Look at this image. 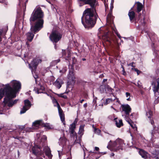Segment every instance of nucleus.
Returning a JSON list of instances; mask_svg holds the SVG:
<instances>
[{
    "mask_svg": "<svg viewBox=\"0 0 159 159\" xmlns=\"http://www.w3.org/2000/svg\"><path fill=\"white\" fill-rule=\"evenodd\" d=\"M112 17V12L111 11L108 13L107 17V20L108 21H109L111 20V17Z\"/></svg>",
    "mask_w": 159,
    "mask_h": 159,
    "instance_id": "c756f323",
    "label": "nucleus"
},
{
    "mask_svg": "<svg viewBox=\"0 0 159 159\" xmlns=\"http://www.w3.org/2000/svg\"><path fill=\"white\" fill-rule=\"evenodd\" d=\"M78 121V119H76L73 123L70 125L69 127V131L70 133V135L71 136H76L77 139V134L75 132V130L76 128V125Z\"/></svg>",
    "mask_w": 159,
    "mask_h": 159,
    "instance_id": "6e6552de",
    "label": "nucleus"
},
{
    "mask_svg": "<svg viewBox=\"0 0 159 159\" xmlns=\"http://www.w3.org/2000/svg\"><path fill=\"white\" fill-rule=\"evenodd\" d=\"M102 39L105 41L108 42L110 43H111V39L108 35V32H105L104 34L102 36Z\"/></svg>",
    "mask_w": 159,
    "mask_h": 159,
    "instance_id": "4468645a",
    "label": "nucleus"
},
{
    "mask_svg": "<svg viewBox=\"0 0 159 159\" xmlns=\"http://www.w3.org/2000/svg\"><path fill=\"white\" fill-rule=\"evenodd\" d=\"M121 108L123 111L126 115H129L131 111V108L128 104L123 105L121 106Z\"/></svg>",
    "mask_w": 159,
    "mask_h": 159,
    "instance_id": "9b49d317",
    "label": "nucleus"
},
{
    "mask_svg": "<svg viewBox=\"0 0 159 159\" xmlns=\"http://www.w3.org/2000/svg\"><path fill=\"white\" fill-rule=\"evenodd\" d=\"M111 141H110L109 144L107 146L108 148H112L113 150L117 151L120 149L122 150V147L124 144L123 141L120 139H117L112 144H111Z\"/></svg>",
    "mask_w": 159,
    "mask_h": 159,
    "instance_id": "20e7f679",
    "label": "nucleus"
},
{
    "mask_svg": "<svg viewBox=\"0 0 159 159\" xmlns=\"http://www.w3.org/2000/svg\"><path fill=\"white\" fill-rule=\"evenodd\" d=\"M34 91H35V92L38 94L39 93H41V92L39 91V90L37 88H35L34 89Z\"/></svg>",
    "mask_w": 159,
    "mask_h": 159,
    "instance_id": "e433bc0d",
    "label": "nucleus"
},
{
    "mask_svg": "<svg viewBox=\"0 0 159 159\" xmlns=\"http://www.w3.org/2000/svg\"><path fill=\"white\" fill-rule=\"evenodd\" d=\"M139 153L142 157L145 159H146L148 157V153L143 149H140Z\"/></svg>",
    "mask_w": 159,
    "mask_h": 159,
    "instance_id": "2eb2a0df",
    "label": "nucleus"
},
{
    "mask_svg": "<svg viewBox=\"0 0 159 159\" xmlns=\"http://www.w3.org/2000/svg\"><path fill=\"white\" fill-rule=\"evenodd\" d=\"M86 60V59L85 58H83L82 60L83 61H85Z\"/></svg>",
    "mask_w": 159,
    "mask_h": 159,
    "instance_id": "0e129e2a",
    "label": "nucleus"
},
{
    "mask_svg": "<svg viewBox=\"0 0 159 159\" xmlns=\"http://www.w3.org/2000/svg\"><path fill=\"white\" fill-rule=\"evenodd\" d=\"M46 155L48 157V159H51L52 158V156L50 152H49L47 153Z\"/></svg>",
    "mask_w": 159,
    "mask_h": 159,
    "instance_id": "473e14b6",
    "label": "nucleus"
},
{
    "mask_svg": "<svg viewBox=\"0 0 159 159\" xmlns=\"http://www.w3.org/2000/svg\"><path fill=\"white\" fill-rule=\"evenodd\" d=\"M11 85L13 89H12L13 90H14L16 92V93L19 91L21 88V84L20 83L16 80H13L11 82Z\"/></svg>",
    "mask_w": 159,
    "mask_h": 159,
    "instance_id": "0eeeda50",
    "label": "nucleus"
},
{
    "mask_svg": "<svg viewBox=\"0 0 159 159\" xmlns=\"http://www.w3.org/2000/svg\"><path fill=\"white\" fill-rule=\"evenodd\" d=\"M114 156V154L113 153H111V156Z\"/></svg>",
    "mask_w": 159,
    "mask_h": 159,
    "instance_id": "6e6d98bb",
    "label": "nucleus"
},
{
    "mask_svg": "<svg viewBox=\"0 0 159 159\" xmlns=\"http://www.w3.org/2000/svg\"><path fill=\"white\" fill-rule=\"evenodd\" d=\"M84 107H87V104L86 103L84 104Z\"/></svg>",
    "mask_w": 159,
    "mask_h": 159,
    "instance_id": "603ef678",
    "label": "nucleus"
},
{
    "mask_svg": "<svg viewBox=\"0 0 159 159\" xmlns=\"http://www.w3.org/2000/svg\"><path fill=\"white\" fill-rule=\"evenodd\" d=\"M70 155L68 157L67 159H72V157L71 155V152L69 153Z\"/></svg>",
    "mask_w": 159,
    "mask_h": 159,
    "instance_id": "a19ab883",
    "label": "nucleus"
},
{
    "mask_svg": "<svg viewBox=\"0 0 159 159\" xmlns=\"http://www.w3.org/2000/svg\"><path fill=\"white\" fill-rule=\"evenodd\" d=\"M116 98H114V99H112L111 98H108L107 99L105 102L104 103V104L105 105H107V104L112 102L113 101H115Z\"/></svg>",
    "mask_w": 159,
    "mask_h": 159,
    "instance_id": "a878e982",
    "label": "nucleus"
},
{
    "mask_svg": "<svg viewBox=\"0 0 159 159\" xmlns=\"http://www.w3.org/2000/svg\"><path fill=\"white\" fill-rule=\"evenodd\" d=\"M62 54L63 56H65L66 54V52L65 50H62Z\"/></svg>",
    "mask_w": 159,
    "mask_h": 159,
    "instance_id": "37998d69",
    "label": "nucleus"
},
{
    "mask_svg": "<svg viewBox=\"0 0 159 159\" xmlns=\"http://www.w3.org/2000/svg\"><path fill=\"white\" fill-rule=\"evenodd\" d=\"M39 155H37L36 156H37L34 159H43L42 157H41L40 156H39Z\"/></svg>",
    "mask_w": 159,
    "mask_h": 159,
    "instance_id": "ea45409f",
    "label": "nucleus"
},
{
    "mask_svg": "<svg viewBox=\"0 0 159 159\" xmlns=\"http://www.w3.org/2000/svg\"><path fill=\"white\" fill-rule=\"evenodd\" d=\"M138 86L140 88H143L142 83L139 81L138 82Z\"/></svg>",
    "mask_w": 159,
    "mask_h": 159,
    "instance_id": "f704fd0d",
    "label": "nucleus"
},
{
    "mask_svg": "<svg viewBox=\"0 0 159 159\" xmlns=\"http://www.w3.org/2000/svg\"><path fill=\"white\" fill-rule=\"evenodd\" d=\"M133 7H132L131 9V10H129L128 14L130 20H132L135 17L134 12V11H131L133 9Z\"/></svg>",
    "mask_w": 159,
    "mask_h": 159,
    "instance_id": "a211bd4d",
    "label": "nucleus"
},
{
    "mask_svg": "<svg viewBox=\"0 0 159 159\" xmlns=\"http://www.w3.org/2000/svg\"><path fill=\"white\" fill-rule=\"evenodd\" d=\"M60 73H61V72H62V70H60Z\"/></svg>",
    "mask_w": 159,
    "mask_h": 159,
    "instance_id": "338daca9",
    "label": "nucleus"
},
{
    "mask_svg": "<svg viewBox=\"0 0 159 159\" xmlns=\"http://www.w3.org/2000/svg\"><path fill=\"white\" fill-rule=\"evenodd\" d=\"M117 35V36L120 38L121 37L120 34H118V33H116Z\"/></svg>",
    "mask_w": 159,
    "mask_h": 159,
    "instance_id": "09e8293b",
    "label": "nucleus"
},
{
    "mask_svg": "<svg viewBox=\"0 0 159 159\" xmlns=\"http://www.w3.org/2000/svg\"><path fill=\"white\" fill-rule=\"evenodd\" d=\"M137 9V12L138 13L140 12L142 10L143 6L142 3L139 2H137L136 3Z\"/></svg>",
    "mask_w": 159,
    "mask_h": 159,
    "instance_id": "f3484780",
    "label": "nucleus"
},
{
    "mask_svg": "<svg viewBox=\"0 0 159 159\" xmlns=\"http://www.w3.org/2000/svg\"><path fill=\"white\" fill-rule=\"evenodd\" d=\"M85 4H89L91 8L86 9L84 12L81 18L82 23L86 28H91L95 23L98 16L95 8L97 5L96 0H80Z\"/></svg>",
    "mask_w": 159,
    "mask_h": 159,
    "instance_id": "f257e3e1",
    "label": "nucleus"
},
{
    "mask_svg": "<svg viewBox=\"0 0 159 159\" xmlns=\"http://www.w3.org/2000/svg\"><path fill=\"white\" fill-rule=\"evenodd\" d=\"M57 95L58 97H61L64 99L67 98V97L66 95H64V93H61L59 94H57Z\"/></svg>",
    "mask_w": 159,
    "mask_h": 159,
    "instance_id": "2f4dec72",
    "label": "nucleus"
},
{
    "mask_svg": "<svg viewBox=\"0 0 159 159\" xmlns=\"http://www.w3.org/2000/svg\"><path fill=\"white\" fill-rule=\"evenodd\" d=\"M101 29H102V27H100V28H99V31H100L102 30Z\"/></svg>",
    "mask_w": 159,
    "mask_h": 159,
    "instance_id": "052dcab7",
    "label": "nucleus"
},
{
    "mask_svg": "<svg viewBox=\"0 0 159 159\" xmlns=\"http://www.w3.org/2000/svg\"><path fill=\"white\" fill-rule=\"evenodd\" d=\"M6 97L4 98L3 102L5 105H7L9 107H11L16 104L18 100L13 101L12 99L16 97V92L13 90L9 84H6L4 88Z\"/></svg>",
    "mask_w": 159,
    "mask_h": 159,
    "instance_id": "7ed1b4c3",
    "label": "nucleus"
},
{
    "mask_svg": "<svg viewBox=\"0 0 159 159\" xmlns=\"http://www.w3.org/2000/svg\"><path fill=\"white\" fill-rule=\"evenodd\" d=\"M84 101V100L83 99H82L81 100H80V102L81 103H82Z\"/></svg>",
    "mask_w": 159,
    "mask_h": 159,
    "instance_id": "5fc2aeb1",
    "label": "nucleus"
},
{
    "mask_svg": "<svg viewBox=\"0 0 159 159\" xmlns=\"http://www.w3.org/2000/svg\"><path fill=\"white\" fill-rule=\"evenodd\" d=\"M5 93V89H1L0 90V100L2 98Z\"/></svg>",
    "mask_w": 159,
    "mask_h": 159,
    "instance_id": "c85d7f7f",
    "label": "nucleus"
},
{
    "mask_svg": "<svg viewBox=\"0 0 159 159\" xmlns=\"http://www.w3.org/2000/svg\"><path fill=\"white\" fill-rule=\"evenodd\" d=\"M126 96L127 97H128V96L130 97V93H129L126 92ZM126 100L127 101H130V99L129 97L128 98H127L126 99Z\"/></svg>",
    "mask_w": 159,
    "mask_h": 159,
    "instance_id": "72a5a7b5",
    "label": "nucleus"
},
{
    "mask_svg": "<svg viewBox=\"0 0 159 159\" xmlns=\"http://www.w3.org/2000/svg\"><path fill=\"white\" fill-rule=\"evenodd\" d=\"M49 38L52 42L56 43L61 39V35L58 32L54 31L52 32L49 36Z\"/></svg>",
    "mask_w": 159,
    "mask_h": 159,
    "instance_id": "423d86ee",
    "label": "nucleus"
},
{
    "mask_svg": "<svg viewBox=\"0 0 159 159\" xmlns=\"http://www.w3.org/2000/svg\"><path fill=\"white\" fill-rule=\"evenodd\" d=\"M15 138L16 139H19V137H16V138Z\"/></svg>",
    "mask_w": 159,
    "mask_h": 159,
    "instance_id": "e2e57ef3",
    "label": "nucleus"
},
{
    "mask_svg": "<svg viewBox=\"0 0 159 159\" xmlns=\"http://www.w3.org/2000/svg\"><path fill=\"white\" fill-rule=\"evenodd\" d=\"M134 113H132L130 116L129 117L128 119L131 120H133L134 119L133 116L134 115ZM127 119H128V118H126Z\"/></svg>",
    "mask_w": 159,
    "mask_h": 159,
    "instance_id": "4c0bfd02",
    "label": "nucleus"
},
{
    "mask_svg": "<svg viewBox=\"0 0 159 159\" xmlns=\"http://www.w3.org/2000/svg\"><path fill=\"white\" fill-rule=\"evenodd\" d=\"M44 126L45 127H47L48 129H50V127L49 125L48 124H45L44 125Z\"/></svg>",
    "mask_w": 159,
    "mask_h": 159,
    "instance_id": "58836bf2",
    "label": "nucleus"
},
{
    "mask_svg": "<svg viewBox=\"0 0 159 159\" xmlns=\"http://www.w3.org/2000/svg\"><path fill=\"white\" fill-rule=\"evenodd\" d=\"M133 70L135 71L136 72L137 75H139L141 72V71H139L137 68H134L133 69Z\"/></svg>",
    "mask_w": 159,
    "mask_h": 159,
    "instance_id": "c9c22d12",
    "label": "nucleus"
},
{
    "mask_svg": "<svg viewBox=\"0 0 159 159\" xmlns=\"http://www.w3.org/2000/svg\"><path fill=\"white\" fill-rule=\"evenodd\" d=\"M153 115L152 111H151L149 110L146 112V116H147L148 118L149 119H151Z\"/></svg>",
    "mask_w": 159,
    "mask_h": 159,
    "instance_id": "393cba45",
    "label": "nucleus"
},
{
    "mask_svg": "<svg viewBox=\"0 0 159 159\" xmlns=\"http://www.w3.org/2000/svg\"><path fill=\"white\" fill-rule=\"evenodd\" d=\"M44 16L43 12L39 7H36L32 12L30 18V21H34L37 20L34 26L32 25L30 30L34 34L38 32L43 27L44 21L42 18Z\"/></svg>",
    "mask_w": 159,
    "mask_h": 159,
    "instance_id": "f03ea898",
    "label": "nucleus"
},
{
    "mask_svg": "<svg viewBox=\"0 0 159 159\" xmlns=\"http://www.w3.org/2000/svg\"><path fill=\"white\" fill-rule=\"evenodd\" d=\"M42 60L41 59H34L31 61V63L29 64V67L30 69H32L33 67L35 68L39 63H41Z\"/></svg>",
    "mask_w": 159,
    "mask_h": 159,
    "instance_id": "9d476101",
    "label": "nucleus"
},
{
    "mask_svg": "<svg viewBox=\"0 0 159 159\" xmlns=\"http://www.w3.org/2000/svg\"><path fill=\"white\" fill-rule=\"evenodd\" d=\"M44 138H45L46 139H47V137L46 136H44Z\"/></svg>",
    "mask_w": 159,
    "mask_h": 159,
    "instance_id": "69168bd1",
    "label": "nucleus"
},
{
    "mask_svg": "<svg viewBox=\"0 0 159 159\" xmlns=\"http://www.w3.org/2000/svg\"><path fill=\"white\" fill-rule=\"evenodd\" d=\"M62 80L60 78H58L54 82L53 84L57 88L59 89L62 84Z\"/></svg>",
    "mask_w": 159,
    "mask_h": 159,
    "instance_id": "ddd939ff",
    "label": "nucleus"
},
{
    "mask_svg": "<svg viewBox=\"0 0 159 159\" xmlns=\"http://www.w3.org/2000/svg\"><path fill=\"white\" fill-rule=\"evenodd\" d=\"M60 60H58L57 61V62H59L60 61Z\"/></svg>",
    "mask_w": 159,
    "mask_h": 159,
    "instance_id": "774afa93",
    "label": "nucleus"
},
{
    "mask_svg": "<svg viewBox=\"0 0 159 159\" xmlns=\"http://www.w3.org/2000/svg\"><path fill=\"white\" fill-rule=\"evenodd\" d=\"M159 89L153 87L152 90L154 93V96L156 98H157L159 99Z\"/></svg>",
    "mask_w": 159,
    "mask_h": 159,
    "instance_id": "6ab92c4d",
    "label": "nucleus"
},
{
    "mask_svg": "<svg viewBox=\"0 0 159 159\" xmlns=\"http://www.w3.org/2000/svg\"><path fill=\"white\" fill-rule=\"evenodd\" d=\"M155 158L156 159H159V158H158V156L157 155V156H155Z\"/></svg>",
    "mask_w": 159,
    "mask_h": 159,
    "instance_id": "864d4df0",
    "label": "nucleus"
},
{
    "mask_svg": "<svg viewBox=\"0 0 159 159\" xmlns=\"http://www.w3.org/2000/svg\"><path fill=\"white\" fill-rule=\"evenodd\" d=\"M94 131L95 134H97L98 135H100L101 132V130L100 129H99L96 128H94Z\"/></svg>",
    "mask_w": 159,
    "mask_h": 159,
    "instance_id": "7c9ffc66",
    "label": "nucleus"
},
{
    "mask_svg": "<svg viewBox=\"0 0 159 159\" xmlns=\"http://www.w3.org/2000/svg\"><path fill=\"white\" fill-rule=\"evenodd\" d=\"M157 84L156 85L155 83L153 82L152 83V85H154L153 87L157 88L159 89V78H158L157 80Z\"/></svg>",
    "mask_w": 159,
    "mask_h": 159,
    "instance_id": "cd10ccee",
    "label": "nucleus"
},
{
    "mask_svg": "<svg viewBox=\"0 0 159 159\" xmlns=\"http://www.w3.org/2000/svg\"><path fill=\"white\" fill-rule=\"evenodd\" d=\"M107 80V79H103V81L104 82H105V81H106Z\"/></svg>",
    "mask_w": 159,
    "mask_h": 159,
    "instance_id": "680f3d73",
    "label": "nucleus"
},
{
    "mask_svg": "<svg viewBox=\"0 0 159 159\" xmlns=\"http://www.w3.org/2000/svg\"><path fill=\"white\" fill-rule=\"evenodd\" d=\"M53 103L54 104L55 106H57L58 108V113L60 117V119L64 125H65V115L63 112L61 108L60 105L57 101V100L54 98L52 100Z\"/></svg>",
    "mask_w": 159,
    "mask_h": 159,
    "instance_id": "39448f33",
    "label": "nucleus"
},
{
    "mask_svg": "<svg viewBox=\"0 0 159 159\" xmlns=\"http://www.w3.org/2000/svg\"><path fill=\"white\" fill-rule=\"evenodd\" d=\"M32 128H29L28 129H27V131H32Z\"/></svg>",
    "mask_w": 159,
    "mask_h": 159,
    "instance_id": "3c124183",
    "label": "nucleus"
},
{
    "mask_svg": "<svg viewBox=\"0 0 159 159\" xmlns=\"http://www.w3.org/2000/svg\"><path fill=\"white\" fill-rule=\"evenodd\" d=\"M26 35L28 40L31 41L33 39L34 34L32 33L28 32L27 34Z\"/></svg>",
    "mask_w": 159,
    "mask_h": 159,
    "instance_id": "4be33fe9",
    "label": "nucleus"
},
{
    "mask_svg": "<svg viewBox=\"0 0 159 159\" xmlns=\"http://www.w3.org/2000/svg\"><path fill=\"white\" fill-rule=\"evenodd\" d=\"M25 105L23 108L21 109L20 111V114H22L25 113V112L30 108L31 106V104L30 101L28 100H24Z\"/></svg>",
    "mask_w": 159,
    "mask_h": 159,
    "instance_id": "1a4fd4ad",
    "label": "nucleus"
},
{
    "mask_svg": "<svg viewBox=\"0 0 159 159\" xmlns=\"http://www.w3.org/2000/svg\"><path fill=\"white\" fill-rule=\"evenodd\" d=\"M68 78L69 79L67 83L68 85H70V83L73 84L75 82V78L72 72H70L68 75Z\"/></svg>",
    "mask_w": 159,
    "mask_h": 159,
    "instance_id": "f8f14e48",
    "label": "nucleus"
},
{
    "mask_svg": "<svg viewBox=\"0 0 159 159\" xmlns=\"http://www.w3.org/2000/svg\"><path fill=\"white\" fill-rule=\"evenodd\" d=\"M131 64V66H132V67H134L133 65L134 64V62H132L131 63H130Z\"/></svg>",
    "mask_w": 159,
    "mask_h": 159,
    "instance_id": "4d7b16f0",
    "label": "nucleus"
},
{
    "mask_svg": "<svg viewBox=\"0 0 159 159\" xmlns=\"http://www.w3.org/2000/svg\"><path fill=\"white\" fill-rule=\"evenodd\" d=\"M62 73H65L66 71V68H65L62 70Z\"/></svg>",
    "mask_w": 159,
    "mask_h": 159,
    "instance_id": "49530a36",
    "label": "nucleus"
},
{
    "mask_svg": "<svg viewBox=\"0 0 159 159\" xmlns=\"http://www.w3.org/2000/svg\"><path fill=\"white\" fill-rule=\"evenodd\" d=\"M80 140H75L74 143L75 144L77 143H80Z\"/></svg>",
    "mask_w": 159,
    "mask_h": 159,
    "instance_id": "79ce46f5",
    "label": "nucleus"
},
{
    "mask_svg": "<svg viewBox=\"0 0 159 159\" xmlns=\"http://www.w3.org/2000/svg\"><path fill=\"white\" fill-rule=\"evenodd\" d=\"M2 33V31H0V42L2 41V38H1V35Z\"/></svg>",
    "mask_w": 159,
    "mask_h": 159,
    "instance_id": "a18cd8bd",
    "label": "nucleus"
},
{
    "mask_svg": "<svg viewBox=\"0 0 159 159\" xmlns=\"http://www.w3.org/2000/svg\"><path fill=\"white\" fill-rule=\"evenodd\" d=\"M42 123V120H38L34 121L33 124V128L34 129H37L39 126Z\"/></svg>",
    "mask_w": 159,
    "mask_h": 159,
    "instance_id": "dca6fc26",
    "label": "nucleus"
},
{
    "mask_svg": "<svg viewBox=\"0 0 159 159\" xmlns=\"http://www.w3.org/2000/svg\"><path fill=\"white\" fill-rule=\"evenodd\" d=\"M115 120L116 124L118 127H120L123 125L122 120H117V118L115 119Z\"/></svg>",
    "mask_w": 159,
    "mask_h": 159,
    "instance_id": "412c9836",
    "label": "nucleus"
},
{
    "mask_svg": "<svg viewBox=\"0 0 159 159\" xmlns=\"http://www.w3.org/2000/svg\"><path fill=\"white\" fill-rule=\"evenodd\" d=\"M41 88L42 90H43L44 89L43 87L42 86H41Z\"/></svg>",
    "mask_w": 159,
    "mask_h": 159,
    "instance_id": "bf43d9fd",
    "label": "nucleus"
},
{
    "mask_svg": "<svg viewBox=\"0 0 159 159\" xmlns=\"http://www.w3.org/2000/svg\"><path fill=\"white\" fill-rule=\"evenodd\" d=\"M150 120L151 123L152 125H154V121L151 119H149Z\"/></svg>",
    "mask_w": 159,
    "mask_h": 159,
    "instance_id": "c03bdc74",
    "label": "nucleus"
},
{
    "mask_svg": "<svg viewBox=\"0 0 159 159\" xmlns=\"http://www.w3.org/2000/svg\"><path fill=\"white\" fill-rule=\"evenodd\" d=\"M84 126V125H81L80 126L79 128L78 134H80V136H82L83 134Z\"/></svg>",
    "mask_w": 159,
    "mask_h": 159,
    "instance_id": "5701e85b",
    "label": "nucleus"
},
{
    "mask_svg": "<svg viewBox=\"0 0 159 159\" xmlns=\"http://www.w3.org/2000/svg\"><path fill=\"white\" fill-rule=\"evenodd\" d=\"M113 8V6H111V7L110 8V11H111V12H112Z\"/></svg>",
    "mask_w": 159,
    "mask_h": 159,
    "instance_id": "8fccbe9b",
    "label": "nucleus"
},
{
    "mask_svg": "<svg viewBox=\"0 0 159 159\" xmlns=\"http://www.w3.org/2000/svg\"><path fill=\"white\" fill-rule=\"evenodd\" d=\"M95 150L96 151H98L99 150V148L98 147H95Z\"/></svg>",
    "mask_w": 159,
    "mask_h": 159,
    "instance_id": "de8ad7c7",
    "label": "nucleus"
},
{
    "mask_svg": "<svg viewBox=\"0 0 159 159\" xmlns=\"http://www.w3.org/2000/svg\"><path fill=\"white\" fill-rule=\"evenodd\" d=\"M126 121L129 124L130 126L135 130L137 129V128L136 127L135 125L134 124V123L131 120L126 118Z\"/></svg>",
    "mask_w": 159,
    "mask_h": 159,
    "instance_id": "aec40b11",
    "label": "nucleus"
},
{
    "mask_svg": "<svg viewBox=\"0 0 159 159\" xmlns=\"http://www.w3.org/2000/svg\"><path fill=\"white\" fill-rule=\"evenodd\" d=\"M32 151L33 153H34V154L37 155H40V156L41 157H44V156H43V154L42 153V152H37L36 151L34 150V148H32Z\"/></svg>",
    "mask_w": 159,
    "mask_h": 159,
    "instance_id": "bb28decb",
    "label": "nucleus"
},
{
    "mask_svg": "<svg viewBox=\"0 0 159 159\" xmlns=\"http://www.w3.org/2000/svg\"><path fill=\"white\" fill-rule=\"evenodd\" d=\"M66 141V139L65 136L61 138L59 140L60 144L62 145L65 144Z\"/></svg>",
    "mask_w": 159,
    "mask_h": 159,
    "instance_id": "b1692460",
    "label": "nucleus"
},
{
    "mask_svg": "<svg viewBox=\"0 0 159 159\" xmlns=\"http://www.w3.org/2000/svg\"><path fill=\"white\" fill-rule=\"evenodd\" d=\"M34 78L35 79H36L37 78H38V76L37 75H36L35 76H34Z\"/></svg>",
    "mask_w": 159,
    "mask_h": 159,
    "instance_id": "13d9d810",
    "label": "nucleus"
}]
</instances>
